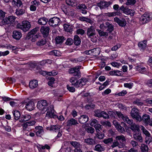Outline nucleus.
Instances as JSON below:
<instances>
[{"label": "nucleus", "mask_w": 152, "mask_h": 152, "mask_svg": "<svg viewBox=\"0 0 152 152\" xmlns=\"http://www.w3.org/2000/svg\"><path fill=\"white\" fill-rule=\"evenodd\" d=\"M48 107V104L47 101L43 100L39 101L38 102L37 108L42 112V113H44L46 111Z\"/></svg>", "instance_id": "1"}, {"label": "nucleus", "mask_w": 152, "mask_h": 152, "mask_svg": "<svg viewBox=\"0 0 152 152\" xmlns=\"http://www.w3.org/2000/svg\"><path fill=\"white\" fill-rule=\"evenodd\" d=\"M31 26L30 23L27 21H23L21 24L19 23L17 25L18 28L22 30L24 32L28 31Z\"/></svg>", "instance_id": "2"}, {"label": "nucleus", "mask_w": 152, "mask_h": 152, "mask_svg": "<svg viewBox=\"0 0 152 152\" xmlns=\"http://www.w3.org/2000/svg\"><path fill=\"white\" fill-rule=\"evenodd\" d=\"M139 110L137 108L134 107L131 110L130 115L133 119H135L137 121H142V117L140 115Z\"/></svg>", "instance_id": "3"}, {"label": "nucleus", "mask_w": 152, "mask_h": 152, "mask_svg": "<svg viewBox=\"0 0 152 152\" xmlns=\"http://www.w3.org/2000/svg\"><path fill=\"white\" fill-rule=\"evenodd\" d=\"M47 112L46 117L53 118H58V116L54 113V110L53 105L48 107L46 110Z\"/></svg>", "instance_id": "4"}, {"label": "nucleus", "mask_w": 152, "mask_h": 152, "mask_svg": "<svg viewBox=\"0 0 152 152\" xmlns=\"http://www.w3.org/2000/svg\"><path fill=\"white\" fill-rule=\"evenodd\" d=\"M150 15L149 14L145 13L140 18V23L143 25L148 23L151 20Z\"/></svg>", "instance_id": "5"}, {"label": "nucleus", "mask_w": 152, "mask_h": 152, "mask_svg": "<svg viewBox=\"0 0 152 152\" xmlns=\"http://www.w3.org/2000/svg\"><path fill=\"white\" fill-rule=\"evenodd\" d=\"M95 26H91L87 29L86 34L88 38H92L96 35Z\"/></svg>", "instance_id": "6"}, {"label": "nucleus", "mask_w": 152, "mask_h": 152, "mask_svg": "<svg viewBox=\"0 0 152 152\" xmlns=\"http://www.w3.org/2000/svg\"><path fill=\"white\" fill-rule=\"evenodd\" d=\"M80 66H77L69 69V72L70 74H74V76H77L78 78L81 77L80 72Z\"/></svg>", "instance_id": "7"}, {"label": "nucleus", "mask_w": 152, "mask_h": 152, "mask_svg": "<svg viewBox=\"0 0 152 152\" xmlns=\"http://www.w3.org/2000/svg\"><path fill=\"white\" fill-rule=\"evenodd\" d=\"M94 115L99 118L103 117L105 119L109 118V115L106 112L101 111L100 110H97L95 112Z\"/></svg>", "instance_id": "8"}, {"label": "nucleus", "mask_w": 152, "mask_h": 152, "mask_svg": "<svg viewBox=\"0 0 152 152\" xmlns=\"http://www.w3.org/2000/svg\"><path fill=\"white\" fill-rule=\"evenodd\" d=\"M60 21L59 18L54 17L50 18L48 21V23L50 26L55 27L59 24Z\"/></svg>", "instance_id": "9"}, {"label": "nucleus", "mask_w": 152, "mask_h": 152, "mask_svg": "<svg viewBox=\"0 0 152 152\" xmlns=\"http://www.w3.org/2000/svg\"><path fill=\"white\" fill-rule=\"evenodd\" d=\"M112 4V2L110 1H101L97 4V6L99 7L101 10H102L105 9L106 8L108 7Z\"/></svg>", "instance_id": "10"}, {"label": "nucleus", "mask_w": 152, "mask_h": 152, "mask_svg": "<svg viewBox=\"0 0 152 152\" xmlns=\"http://www.w3.org/2000/svg\"><path fill=\"white\" fill-rule=\"evenodd\" d=\"M50 30L49 27L47 26H42L40 29V31L43 36L46 37L48 36Z\"/></svg>", "instance_id": "11"}, {"label": "nucleus", "mask_w": 152, "mask_h": 152, "mask_svg": "<svg viewBox=\"0 0 152 152\" xmlns=\"http://www.w3.org/2000/svg\"><path fill=\"white\" fill-rule=\"evenodd\" d=\"M133 138L134 140L137 142H142L143 141V138L141 134L139 131L135 132L133 134Z\"/></svg>", "instance_id": "12"}, {"label": "nucleus", "mask_w": 152, "mask_h": 152, "mask_svg": "<svg viewBox=\"0 0 152 152\" xmlns=\"http://www.w3.org/2000/svg\"><path fill=\"white\" fill-rule=\"evenodd\" d=\"M115 139L120 143L121 145L124 147L125 146V142L126 139L125 137L123 135L117 136L115 137Z\"/></svg>", "instance_id": "13"}, {"label": "nucleus", "mask_w": 152, "mask_h": 152, "mask_svg": "<svg viewBox=\"0 0 152 152\" xmlns=\"http://www.w3.org/2000/svg\"><path fill=\"white\" fill-rule=\"evenodd\" d=\"M114 21L117 23L118 25L122 27H124L126 24V22L125 19L120 20L118 17H115L114 19Z\"/></svg>", "instance_id": "14"}, {"label": "nucleus", "mask_w": 152, "mask_h": 152, "mask_svg": "<svg viewBox=\"0 0 152 152\" xmlns=\"http://www.w3.org/2000/svg\"><path fill=\"white\" fill-rule=\"evenodd\" d=\"M64 13L66 15L73 16L75 14V12L73 9L70 7H67L64 9H62Z\"/></svg>", "instance_id": "15"}, {"label": "nucleus", "mask_w": 152, "mask_h": 152, "mask_svg": "<svg viewBox=\"0 0 152 152\" xmlns=\"http://www.w3.org/2000/svg\"><path fill=\"white\" fill-rule=\"evenodd\" d=\"M13 38L16 40H19L22 37V34L19 31H13L12 34Z\"/></svg>", "instance_id": "16"}, {"label": "nucleus", "mask_w": 152, "mask_h": 152, "mask_svg": "<svg viewBox=\"0 0 152 152\" xmlns=\"http://www.w3.org/2000/svg\"><path fill=\"white\" fill-rule=\"evenodd\" d=\"M106 31L109 33H111L114 30V26L111 23L108 22L105 23Z\"/></svg>", "instance_id": "17"}, {"label": "nucleus", "mask_w": 152, "mask_h": 152, "mask_svg": "<svg viewBox=\"0 0 152 152\" xmlns=\"http://www.w3.org/2000/svg\"><path fill=\"white\" fill-rule=\"evenodd\" d=\"M77 9L81 11V13L83 14H86L87 13V11L85 10L87 9V7L84 4H79L77 7Z\"/></svg>", "instance_id": "18"}, {"label": "nucleus", "mask_w": 152, "mask_h": 152, "mask_svg": "<svg viewBox=\"0 0 152 152\" xmlns=\"http://www.w3.org/2000/svg\"><path fill=\"white\" fill-rule=\"evenodd\" d=\"M31 118V116L29 114L22 115L19 122L21 123L25 122L28 121Z\"/></svg>", "instance_id": "19"}, {"label": "nucleus", "mask_w": 152, "mask_h": 152, "mask_svg": "<svg viewBox=\"0 0 152 152\" xmlns=\"http://www.w3.org/2000/svg\"><path fill=\"white\" fill-rule=\"evenodd\" d=\"M88 117L87 115H81L78 119L79 122L81 124H85L88 121Z\"/></svg>", "instance_id": "20"}, {"label": "nucleus", "mask_w": 152, "mask_h": 152, "mask_svg": "<svg viewBox=\"0 0 152 152\" xmlns=\"http://www.w3.org/2000/svg\"><path fill=\"white\" fill-rule=\"evenodd\" d=\"M35 132H36V135L37 136H40L44 132L43 127L42 126H39L35 127Z\"/></svg>", "instance_id": "21"}, {"label": "nucleus", "mask_w": 152, "mask_h": 152, "mask_svg": "<svg viewBox=\"0 0 152 152\" xmlns=\"http://www.w3.org/2000/svg\"><path fill=\"white\" fill-rule=\"evenodd\" d=\"M26 109L29 111L33 110L34 107V102L31 101L29 102L26 104Z\"/></svg>", "instance_id": "22"}, {"label": "nucleus", "mask_w": 152, "mask_h": 152, "mask_svg": "<svg viewBox=\"0 0 152 152\" xmlns=\"http://www.w3.org/2000/svg\"><path fill=\"white\" fill-rule=\"evenodd\" d=\"M67 126H71L72 125H76L78 124L77 120L73 118L68 120L67 122Z\"/></svg>", "instance_id": "23"}, {"label": "nucleus", "mask_w": 152, "mask_h": 152, "mask_svg": "<svg viewBox=\"0 0 152 152\" xmlns=\"http://www.w3.org/2000/svg\"><path fill=\"white\" fill-rule=\"evenodd\" d=\"M60 128V126L58 125H51L50 127H47L46 129L50 131H53L56 132H58Z\"/></svg>", "instance_id": "24"}, {"label": "nucleus", "mask_w": 152, "mask_h": 152, "mask_svg": "<svg viewBox=\"0 0 152 152\" xmlns=\"http://www.w3.org/2000/svg\"><path fill=\"white\" fill-rule=\"evenodd\" d=\"M146 43V41L145 40L139 42L138 46L140 50L143 51L145 50L147 46Z\"/></svg>", "instance_id": "25"}, {"label": "nucleus", "mask_w": 152, "mask_h": 152, "mask_svg": "<svg viewBox=\"0 0 152 152\" xmlns=\"http://www.w3.org/2000/svg\"><path fill=\"white\" fill-rule=\"evenodd\" d=\"M48 21V19L45 17H42L39 19L38 23L41 25H45Z\"/></svg>", "instance_id": "26"}, {"label": "nucleus", "mask_w": 152, "mask_h": 152, "mask_svg": "<svg viewBox=\"0 0 152 152\" xmlns=\"http://www.w3.org/2000/svg\"><path fill=\"white\" fill-rule=\"evenodd\" d=\"M70 82L72 83V85L73 86L77 88L79 87L78 84V80H77V78L76 77H72L70 80Z\"/></svg>", "instance_id": "27"}, {"label": "nucleus", "mask_w": 152, "mask_h": 152, "mask_svg": "<svg viewBox=\"0 0 152 152\" xmlns=\"http://www.w3.org/2000/svg\"><path fill=\"white\" fill-rule=\"evenodd\" d=\"M91 55L96 56H98L100 53V49L99 48H96L91 50Z\"/></svg>", "instance_id": "28"}, {"label": "nucleus", "mask_w": 152, "mask_h": 152, "mask_svg": "<svg viewBox=\"0 0 152 152\" xmlns=\"http://www.w3.org/2000/svg\"><path fill=\"white\" fill-rule=\"evenodd\" d=\"M38 85V81L36 80H33L31 81L29 83L30 88L32 89H33L36 88Z\"/></svg>", "instance_id": "29"}, {"label": "nucleus", "mask_w": 152, "mask_h": 152, "mask_svg": "<svg viewBox=\"0 0 152 152\" xmlns=\"http://www.w3.org/2000/svg\"><path fill=\"white\" fill-rule=\"evenodd\" d=\"M78 84L79 87L85 85L88 81V80L86 78L82 77L78 80Z\"/></svg>", "instance_id": "30"}, {"label": "nucleus", "mask_w": 152, "mask_h": 152, "mask_svg": "<svg viewBox=\"0 0 152 152\" xmlns=\"http://www.w3.org/2000/svg\"><path fill=\"white\" fill-rule=\"evenodd\" d=\"M12 4L13 5L16 6L18 7H21L23 6V3L21 0H13Z\"/></svg>", "instance_id": "31"}, {"label": "nucleus", "mask_w": 152, "mask_h": 152, "mask_svg": "<svg viewBox=\"0 0 152 152\" xmlns=\"http://www.w3.org/2000/svg\"><path fill=\"white\" fill-rule=\"evenodd\" d=\"M94 150L97 151L102 152L104 151L105 150V148L103 146H102L101 145L98 144L95 146Z\"/></svg>", "instance_id": "32"}, {"label": "nucleus", "mask_w": 152, "mask_h": 152, "mask_svg": "<svg viewBox=\"0 0 152 152\" xmlns=\"http://www.w3.org/2000/svg\"><path fill=\"white\" fill-rule=\"evenodd\" d=\"M74 43L77 45L78 46L80 44L81 41V39L77 35H75L74 36Z\"/></svg>", "instance_id": "33"}, {"label": "nucleus", "mask_w": 152, "mask_h": 152, "mask_svg": "<svg viewBox=\"0 0 152 152\" xmlns=\"http://www.w3.org/2000/svg\"><path fill=\"white\" fill-rule=\"evenodd\" d=\"M109 74L112 75H115L117 76H121L123 75V72L122 71L118 70L111 71L110 72Z\"/></svg>", "instance_id": "34"}, {"label": "nucleus", "mask_w": 152, "mask_h": 152, "mask_svg": "<svg viewBox=\"0 0 152 152\" xmlns=\"http://www.w3.org/2000/svg\"><path fill=\"white\" fill-rule=\"evenodd\" d=\"M115 122L116 123L115 127L117 128V129H118V131L119 132L123 133L125 131L124 128L121 126V125L119 124L116 121H113V123L114 124Z\"/></svg>", "instance_id": "35"}, {"label": "nucleus", "mask_w": 152, "mask_h": 152, "mask_svg": "<svg viewBox=\"0 0 152 152\" xmlns=\"http://www.w3.org/2000/svg\"><path fill=\"white\" fill-rule=\"evenodd\" d=\"M84 142L88 144L94 145L96 144L95 140L91 138H88L84 140Z\"/></svg>", "instance_id": "36"}, {"label": "nucleus", "mask_w": 152, "mask_h": 152, "mask_svg": "<svg viewBox=\"0 0 152 152\" xmlns=\"http://www.w3.org/2000/svg\"><path fill=\"white\" fill-rule=\"evenodd\" d=\"M113 144L111 145V147L112 148H114L116 147H118L119 148H121L124 147L122 145H121L119 142H118L116 140H114L113 142Z\"/></svg>", "instance_id": "37"}, {"label": "nucleus", "mask_w": 152, "mask_h": 152, "mask_svg": "<svg viewBox=\"0 0 152 152\" xmlns=\"http://www.w3.org/2000/svg\"><path fill=\"white\" fill-rule=\"evenodd\" d=\"M130 129L133 131L137 132L140 131L139 126L136 124L135 123L132 124L131 126Z\"/></svg>", "instance_id": "38"}, {"label": "nucleus", "mask_w": 152, "mask_h": 152, "mask_svg": "<svg viewBox=\"0 0 152 152\" xmlns=\"http://www.w3.org/2000/svg\"><path fill=\"white\" fill-rule=\"evenodd\" d=\"M64 38V37L63 36H58L55 39L56 43L57 44L62 43L65 39Z\"/></svg>", "instance_id": "39"}, {"label": "nucleus", "mask_w": 152, "mask_h": 152, "mask_svg": "<svg viewBox=\"0 0 152 152\" xmlns=\"http://www.w3.org/2000/svg\"><path fill=\"white\" fill-rule=\"evenodd\" d=\"M120 9L126 14H129V13H130V9L127 7H124L123 5H122L120 7Z\"/></svg>", "instance_id": "40"}, {"label": "nucleus", "mask_w": 152, "mask_h": 152, "mask_svg": "<svg viewBox=\"0 0 152 152\" xmlns=\"http://www.w3.org/2000/svg\"><path fill=\"white\" fill-rule=\"evenodd\" d=\"M70 143L75 148H82V145H80L79 142L76 141H70Z\"/></svg>", "instance_id": "41"}, {"label": "nucleus", "mask_w": 152, "mask_h": 152, "mask_svg": "<svg viewBox=\"0 0 152 152\" xmlns=\"http://www.w3.org/2000/svg\"><path fill=\"white\" fill-rule=\"evenodd\" d=\"M150 119L149 115L146 114L143 115L142 118V121L145 124L147 123L148 121H149Z\"/></svg>", "instance_id": "42"}, {"label": "nucleus", "mask_w": 152, "mask_h": 152, "mask_svg": "<svg viewBox=\"0 0 152 152\" xmlns=\"http://www.w3.org/2000/svg\"><path fill=\"white\" fill-rule=\"evenodd\" d=\"M96 31L98 32V33L100 37H107L108 36V33L107 32H104L103 31L97 29Z\"/></svg>", "instance_id": "43"}, {"label": "nucleus", "mask_w": 152, "mask_h": 152, "mask_svg": "<svg viewBox=\"0 0 152 152\" xmlns=\"http://www.w3.org/2000/svg\"><path fill=\"white\" fill-rule=\"evenodd\" d=\"M7 17L0 19V26H2L9 23Z\"/></svg>", "instance_id": "44"}, {"label": "nucleus", "mask_w": 152, "mask_h": 152, "mask_svg": "<svg viewBox=\"0 0 152 152\" xmlns=\"http://www.w3.org/2000/svg\"><path fill=\"white\" fill-rule=\"evenodd\" d=\"M13 115L14 119L16 120H18L20 117V112L18 110H16L14 111Z\"/></svg>", "instance_id": "45"}, {"label": "nucleus", "mask_w": 152, "mask_h": 152, "mask_svg": "<svg viewBox=\"0 0 152 152\" xmlns=\"http://www.w3.org/2000/svg\"><path fill=\"white\" fill-rule=\"evenodd\" d=\"M140 149L142 152H148V146L144 144H141Z\"/></svg>", "instance_id": "46"}, {"label": "nucleus", "mask_w": 152, "mask_h": 152, "mask_svg": "<svg viewBox=\"0 0 152 152\" xmlns=\"http://www.w3.org/2000/svg\"><path fill=\"white\" fill-rule=\"evenodd\" d=\"M38 30V27L35 28H34L31 30V31L28 33L27 36L28 37H30L31 35H33L36 34Z\"/></svg>", "instance_id": "47"}, {"label": "nucleus", "mask_w": 152, "mask_h": 152, "mask_svg": "<svg viewBox=\"0 0 152 152\" xmlns=\"http://www.w3.org/2000/svg\"><path fill=\"white\" fill-rule=\"evenodd\" d=\"M66 3L68 5L72 7L75 6L77 5V3L74 0H66Z\"/></svg>", "instance_id": "48"}, {"label": "nucleus", "mask_w": 152, "mask_h": 152, "mask_svg": "<svg viewBox=\"0 0 152 152\" xmlns=\"http://www.w3.org/2000/svg\"><path fill=\"white\" fill-rule=\"evenodd\" d=\"M113 140L112 138H108L104 139L103 140V142L106 144L109 145L113 142Z\"/></svg>", "instance_id": "49"}, {"label": "nucleus", "mask_w": 152, "mask_h": 152, "mask_svg": "<svg viewBox=\"0 0 152 152\" xmlns=\"http://www.w3.org/2000/svg\"><path fill=\"white\" fill-rule=\"evenodd\" d=\"M145 139V142L147 144H149L150 142H152V138L150 134L149 135H146Z\"/></svg>", "instance_id": "50"}, {"label": "nucleus", "mask_w": 152, "mask_h": 152, "mask_svg": "<svg viewBox=\"0 0 152 152\" xmlns=\"http://www.w3.org/2000/svg\"><path fill=\"white\" fill-rule=\"evenodd\" d=\"M25 12V10L23 9H17L15 13L18 15H22Z\"/></svg>", "instance_id": "51"}, {"label": "nucleus", "mask_w": 152, "mask_h": 152, "mask_svg": "<svg viewBox=\"0 0 152 152\" xmlns=\"http://www.w3.org/2000/svg\"><path fill=\"white\" fill-rule=\"evenodd\" d=\"M102 126L99 124H97L94 126L97 132H100L102 130Z\"/></svg>", "instance_id": "52"}, {"label": "nucleus", "mask_w": 152, "mask_h": 152, "mask_svg": "<svg viewBox=\"0 0 152 152\" xmlns=\"http://www.w3.org/2000/svg\"><path fill=\"white\" fill-rule=\"evenodd\" d=\"M46 43V41L45 39H41L36 43L37 45L39 46L43 45H45Z\"/></svg>", "instance_id": "53"}, {"label": "nucleus", "mask_w": 152, "mask_h": 152, "mask_svg": "<svg viewBox=\"0 0 152 152\" xmlns=\"http://www.w3.org/2000/svg\"><path fill=\"white\" fill-rule=\"evenodd\" d=\"M136 2V0H127L125 4L127 5H132L134 4Z\"/></svg>", "instance_id": "54"}, {"label": "nucleus", "mask_w": 152, "mask_h": 152, "mask_svg": "<svg viewBox=\"0 0 152 152\" xmlns=\"http://www.w3.org/2000/svg\"><path fill=\"white\" fill-rule=\"evenodd\" d=\"M98 121L95 119H92L91 120L90 123L91 126H94L97 124H99Z\"/></svg>", "instance_id": "55"}, {"label": "nucleus", "mask_w": 152, "mask_h": 152, "mask_svg": "<svg viewBox=\"0 0 152 152\" xmlns=\"http://www.w3.org/2000/svg\"><path fill=\"white\" fill-rule=\"evenodd\" d=\"M123 121L130 125H132L133 124V120L130 119L128 117H126L124 118Z\"/></svg>", "instance_id": "56"}, {"label": "nucleus", "mask_w": 152, "mask_h": 152, "mask_svg": "<svg viewBox=\"0 0 152 152\" xmlns=\"http://www.w3.org/2000/svg\"><path fill=\"white\" fill-rule=\"evenodd\" d=\"M141 130L142 131L143 133L145 134V136L149 135L150 134L148 131H147L143 126H141Z\"/></svg>", "instance_id": "57"}, {"label": "nucleus", "mask_w": 152, "mask_h": 152, "mask_svg": "<svg viewBox=\"0 0 152 152\" xmlns=\"http://www.w3.org/2000/svg\"><path fill=\"white\" fill-rule=\"evenodd\" d=\"M64 29L66 31L70 32L71 29V26L68 24H64Z\"/></svg>", "instance_id": "58"}, {"label": "nucleus", "mask_w": 152, "mask_h": 152, "mask_svg": "<svg viewBox=\"0 0 152 152\" xmlns=\"http://www.w3.org/2000/svg\"><path fill=\"white\" fill-rule=\"evenodd\" d=\"M96 136L100 139H102L104 137V134L102 132H99L96 134Z\"/></svg>", "instance_id": "59"}, {"label": "nucleus", "mask_w": 152, "mask_h": 152, "mask_svg": "<svg viewBox=\"0 0 152 152\" xmlns=\"http://www.w3.org/2000/svg\"><path fill=\"white\" fill-rule=\"evenodd\" d=\"M108 115H109V116H110L111 118H115L116 117V111L113 112L110 111L108 113Z\"/></svg>", "instance_id": "60"}, {"label": "nucleus", "mask_w": 152, "mask_h": 152, "mask_svg": "<svg viewBox=\"0 0 152 152\" xmlns=\"http://www.w3.org/2000/svg\"><path fill=\"white\" fill-rule=\"evenodd\" d=\"M76 34L83 35L85 33V31L82 29H79L76 30Z\"/></svg>", "instance_id": "61"}, {"label": "nucleus", "mask_w": 152, "mask_h": 152, "mask_svg": "<svg viewBox=\"0 0 152 152\" xmlns=\"http://www.w3.org/2000/svg\"><path fill=\"white\" fill-rule=\"evenodd\" d=\"M94 106V104H86L85 106V108L87 110H89L93 108Z\"/></svg>", "instance_id": "62"}, {"label": "nucleus", "mask_w": 152, "mask_h": 152, "mask_svg": "<svg viewBox=\"0 0 152 152\" xmlns=\"http://www.w3.org/2000/svg\"><path fill=\"white\" fill-rule=\"evenodd\" d=\"M74 41L71 38H68L66 42V44L67 45H72Z\"/></svg>", "instance_id": "63"}, {"label": "nucleus", "mask_w": 152, "mask_h": 152, "mask_svg": "<svg viewBox=\"0 0 152 152\" xmlns=\"http://www.w3.org/2000/svg\"><path fill=\"white\" fill-rule=\"evenodd\" d=\"M55 79L53 77H51L49 79V81L48 82V85L52 87L53 86V84L54 83Z\"/></svg>", "instance_id": "64"}]
</instances>
